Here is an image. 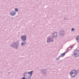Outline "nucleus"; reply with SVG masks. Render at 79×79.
<instances>
[{
  "label": "nucleus",
  "instance_id": "obj_15",
  "mask_svg": "<svg viewBox=\"0 0 79 79\" xmlns=\"http://www.w3.org/2000/svg\"><path fill=\"white\" fill-rule=\"evenodd\" d=\"M15 11H16L17 12H18V11L19 10L18 8H15Z\"/></svg>",
  "mask_w": 79,
  "mask_h": 79
},
{
  "label": "nucleus",
  "instance_id": "obj_12",
  "mask_svg": "<svg viewBox=\"0 0 79 79\" xmlns=\"http://www.w3.org/2000/svg\"><path fill=\"white\" fill-rule=\"evenodd\" d=\"M76 39L78 43H79V35L76 37Z\"/></svg>",
  "mask_w": 79,
  "mask_h": 79
},
{
  "label": "nucleus",
  "instance_id": "obj_19",
  "mask_svg": "<svg viewBox=\"0 0 79 79\" xmlns=\"http://www.w3.org/2000/svg\"><path fill=\"white\" fill-rule=\"evenodd\" d=\"M69 47L67 48V51H66L67 52H68V50H69Z\"/></svg>",
  "mask_w": 79,
  "mask_h": 79
},
{
  "label": "nucleus",
  "instance_id": "obj_21",
  "mask_svg": "<svg viewBox=\"0 0 79 79\" xmlns=\"http://www.w3.org/2000/svg\"><path fill=\"white\" fill-rule=\"evenodd\" d=\"M70 47H71V48H73V47H72V46H70Z\"/></svg>",
  "mask_w": 79,
  "mask_h": 79
},
{
  "label": "nucleus",
  "instance_id": "obj_5",
  "mask_svg": "<svg viewBox=\"0 0 79 79\" xmlns=\"http://www.w3.org/2000/svg\"><path fill=\"white\" fill-rule=\"evenodd\" d=\"M40 71L43 76H44L45 74H46L47 73V69H41L40 70Z\"/></svg>",
  "mask_w": 79,
  "mask_h": 79
},
{
  "label": "nucleus",
  "instance_id": "obj_3",
  "mask_svg": "<svg viewBox=\"0 0 79 79\" xmlns=\"http://www.w3.org/2000/svg\"><path fill=\"white\" fill-rule=\"evenodd\" d=\"M19 45V43L18 42H14L10 45V46L11 47H12V48H14L18 50V46Z\"/></svg>",
  "mask_w": 79,
  "mask_h": 79
},
{
  "label": "nucleus",
  "instance_id": "obj_20",
  "mask_svg": "<svg viewBox=\"0 0 79 79\" xmlns=\"http://www.w3.org/2000/svg\"><path fill=\"white\" fill-rule=\"evenodd\" d=\"M22 79H26V77H22Z\"/></svg>",
  "mask_w": 79,
  "mask_h": 79
},
{
  "label": "nucleus",
  "instance_id": "obj_6",
  "mask_svg": "<svg viewBox=\"0 0 79 79\" xmlns=\"http://www.w3.org/2000/svg\"><path fill=\"white\" fill-rule=\"evenodd\" d=\"M52 37L53 38L55 39L58 36V35H57V32H54L52 33Z\"/></svg>",
  "mask_w": 79,
  "mask_h": 79
},
{
  "label": "nucleus",
  "instance_id": "obj_10",
  "mask_svg": "<svg viewBox=\"0 0 79 79\" xmlns=\"http://www.w3.org/2000/svg\"><path fill=\"white\" fill-rule=\"evenodd\" d=\"M28 74H30V76L32 77L33 74V70H32L30 72H28Z\"/></svg>",
  "mask_w": 79,
  "mask_h": 79
},
{
  "label": "nucleus",
  "instance_id": "obj_17",
  "mask_svg": "<svg viewBox=\"0 0 79 79\" xmlns=\"http://www.w3.org/2000/svg\"><path fill=\"white\" fill-rule=\"evenodd\" d=\"M63 19L64 20H68V18L67 17H65Z\"/></svg>",
  "mask_w": 79,
  "mask_h": 79
},
{
  "label": "nucleus",
  "instance_id": "obj_7",
  "mask_svg": "<svg viewBox=\"0 0 79 79\" xmlns=\"http://www.w3.org/2000/svg\"><path fill=\"white\" fill-rule=\"evenodd\" d=\"M65 54H66V52H64L63 53L61 54L59 56L58 58H57L56 59V60H59V59H60V58L61 57H63L64 55H65Z\"/></svg>",
  "mask_w": 79,
  "mask_h": 79
},
{
  "label": "nucleus",
  "instance_id": "obj_18",
  "mask_svg": "<svg viewBox=\"0 0 79 79\" xmlns=\"http://www.w3.org/2000/svg\"><path fill=\"white\" fill-rule=\"evenodd\" d=\"M72 31H74V28H72L71 29Z\"/></svg>",
  "mask_w": 79,
  "mask_h": 79
},
{
  "label": "nucleus",
  "instance_id": "obj_4",
  "mask_svg": "<svg viewBox=\"0 0 79 79\" xmlns=\"http://www.w3.org/2000/svg\"><path fill=\"white\" fill-rule=\"evenodd\" d=\"M73 55L75 57H78L79 56V50H76L73 52Z\"/></svg>",
  "mask_w": 79,
  "mask_h": 79
},
{
  "label": "nucleus",
  "instance_id": "obj_13",
  "mask_svg": "<svg viewBox=\"0 0 79 79\" xmlns=\"http://www.w3.org/2000/svg\"><path fill=\"white\" fill-rule=\"evenodd\" d=\"M51 42V38H48L47 40V43H49Z\"/></svg>",
  "mask_w": 79,
  "mask_h": 79
},
{
  "label": "nucleus",
  "instance_id": "obj_22",
  "mask_svg": "<svg viewBox=\"0 0 79 79\" xmlns=\"http://www.w3.org/2000/svg\"><path fill=\"white\" fill-rule=\"evenodd\" d=\"M11 18L12 19V18Z\"/></svg>",
  "mask_w": 79,
  "mask_h": 79
},
{
  "label": "nucleus",
  "instance_id": "obj_1",
  "mask_svg": "<svg viewBox=\"0 0 79 79\" xmlns=\"http://www.w3.org/2000/svg\"><path fill=\"white\" fill-rule=\"evenodd\" d=\"M27 36L25 35H23L21 36V39L23 42L21 43V45L23 46L26 44V40Z\"/></svg>",
  "mask_w": 79,
  "mask_h": 79
},
{
  "label": "nucleus",
  "instance_id": "obj_16",
  "mask_svg": "<svg viewBox=\"0 0 79 79\" xmlns=\"http://www.w3.org/2000/svg\"><path fill=\"white\" fill-rule=\"evenodd\" d=\"M54 42V40L53 39L51 38V42Z\"/></svg>",
  "mask_w": 79,
  "mask_h": 79
},
{
  "label": "nucleus",
  "instance_id": "obj_9",
  "mask_svg": "<svg viewBox=\"0 0 79 79\" xmlns=\"http://www.w3.org/2000/svg\"><path fill=\"white\" fill-rule=\"evenodd\" d=\"M64 31L63 30H60V32L59 33V34L60 35H64Z\"/></svg>",
  "mask_w": 79,
  "mask_h": 79
},
{
  "label": "nucleus",
  "instance_id": "obj_11",
  "mask_svg": "<svg viewBox=\"0 0 79 79\" xmlns=\"http://www.w3.org/2000/svg\"><path fill=\"white\" fill-rule=\"evenodd\" d=\"M28 74V72H25L23 74V77H25L27 76V74Z\"/></svg>",
  "mask_w": 79,
  "mask_h": 79
},
{
  "label": "nucleus",
  "instance_id": "obj_8",
  "mask_svg": "<svg viewBox=\"0 0 79 79\" xmlns=\"http://www.w3.org/2000/svg\"><path fill=\"white\" fill-rule=\"evenodd\" d=\"M16 14V12L15 10L12 11L10 13V15L11 16H15Z\"/></svg>",
  "mask_w": 79,
  "mask_h": 79
},
{
  "label": "nucleus",
  "instance_id": "obj_2",
  "mask_svg": "<svg viewBox=\"0 0 79 79\" xmlns=\"http://www.w3.org/2000/svg\"><path fill=\"white\" fill-rule=\"evenodd\" d=\"M77 71L76 70L74 69L72 70L70 73V75L72 78L75 77L77 75Z\"/></svg>",
  "mask_w": 79,
  "mask_h": 79
},
{
  "label": "nucleus",
  "instance_id": "obj_14",
  "mask_svg": "<svg viewBox=\"0 0 79 79\" xmlns=\"http://www.w3.org/2000/svg\"><path fill=\"white\" fill-rule=\"evenodd\" d=\"M26 79H31V77L30 76H28L27 77H25Z\"/></svg>",
  "mask_w": 79,
  "mask_h": 79
}]
</instances>
